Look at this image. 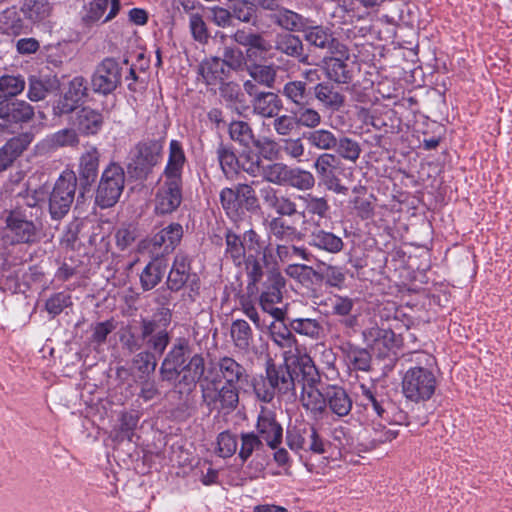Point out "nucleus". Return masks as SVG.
Returning <instances> with one entry per match:
<instances>
[{"label": "nucleus", "instance_id": "4be33fe9", "mask_svg": "<svg viewBox=\"0 0 512 512\" xmlns=\"http://www.w3.org/2000/svg\"><path fill=\"white\" fill-rule=\"evenodd\" d=\"M260 195L264 203L282 216H292L297 212L296 204L284 195H278L276 190L270 186L263 187Z\"/></svg>", "mask_w": 512, "mask_h": 512}, {"label": "nucleus", "instance_id": "7ed1b4c3", "mask_svg": "<svg viewBox=\"0 0 512 512\" xmlns=\"http://www.w3.org/2000/svg\"><path fill=\"white\" fill-rule=\"evenodd\" d=\"M320 381L318 371L311 357L302 358L300 403L307 413L320 418L326 412V390L322 393L317 384Z\"/></svg>", "mask_w": 512, "mask_h": 512}, {"label": "nucleus", "instance_id": "6ab92c4d", "mask_svg": "<svg viewBox=\"0 0 512 512\" xmlns=\"http://www.w3.org/2000/svg\"><path fill=\"white\" fill-rule=\"evenodd\" d=\"M108 6H110V11L104 18L103 22L112 20L119 12V0H92L82 17V21L86 25H93L97 23L104 16Z\"/></svg>", "mask_w": 512, "mask_h": 512}, {"label": "nucleus", "instance_id": "f257e3e1", "mask_svg": "<svg viewBox=\"0 0 512 512\" xmlns=\"http://www.w3.org/2000/svg\"><path fill=\"white\" fill-rule=\"evenodd\" d=\"M218 379L202 384V398L211 409L234 410L239 402V385L247 382L243 365L232 357H222L215 365Z\"/></svg>", "mask_w": 512, "mask_h": 512}, {"label": "nucleus", "instance_id": "a211bd4d", "mask_svg": "<svg viewBox=\"0 0 512 512\" xmlns=\"http://www.w3.org/2000/svg\"><path fill=\"white\" fill-rule=\"evenodd\" d=\"M87 87L83 77L73 78L68 85V89L64 93L55 107L57 113L67 114L72 112L86 95Z\"/></svg>", "mask_w": 512, "mask_h": 512}, {"label": "nucleus", "instance_id": "a18cd8bd", "mask_svg": "<svg viewBox=\"0 0 512 512\" xmlns=\"http://www.w3.org/2000/svg\"><path fill=\"white\" fill-rule=\"evenodd\" d=\"M225 253L236 265H241L244 262L246 250L244 243L237 234L227 232Z\"/></svg>", "mask_w": 512, "mask_h": 512}, {"label": "nucleus", "instance_id": "49530a36", "mask_svg": "<svg viewBox=\"0 0 512 512\" xmlns=\"http://www.w3.org/2000/svg\"><path fill=\"white\" fill-rule=\"evenodd\" d=\"M286 185L298 190H309L315 185V178L309 171L300 168H290Z\"/></svg>", "mask_w": 512, "mask_h": 512}, {"label": "nucleus", "instance_id": "ddd939ff", "mask_svg": "<svg viewBox=\"0 0 512 512\" xmlns=\"http://www.w3.org/2000/svg\"><path fill=\"white\" fill-rule=\"evenodd\" d=\"M79 138L74 129L65 128L47 135L34 146L36 155H46L62 147H73L78 145Z\"/></svg>", "mask_w": 512, "mask_h": 512}, {"label": "nucleus", "instance_id": "bb28decb", "mask_svg": "<svg viewBox=\"0 0 512 512\" xmlns=\"http://www.w3.org/2000/svg\"><path fill=\"white\" fill-rule=\"evenodd\" d=\"M102 125V114L93 109L83 108L77 114L76 126L84 135L97 134L102 128Z\"/></svg>", "mask_w": 512, "mask_h": 512}, {"label": "nucleus", "instance_id": "dca6fc26", "mask_svg": "<svg viewBox=\"0 0 512 512\" xmlns=\"http://www.w3.org/2000/svg\"><path fill=\"white\" fill-rule=\"evenodd\" d=\"M257 431L261 438L272 449H275L282 441V427L276 421L275 414L268 409H262L260 411L257 421Z\"/></svg>", "mask_w": 512, "mask_h": 512}, {"label": "nucleus", "instance_id": "603ef678", "mask_svg": "<svg viewBox=\"0 0 512 512\" xmlns=\"http://www.w3.org/2000/svg\"><path fill=\"white\" fill-rule=\"evenodd\" d=\"M290 167L283 163H273L263 168L264 178L276 185H286Z\"/></svg>", "mask_w": 512, "mask_h": 512}, {"label": "nucleus", "instance_id": "c85d7f7f", "mask_svg": "<svg viewBox=\"0 0 512 512\" xmlns=\"http://www.w3.org/2000/svg\"><path fill=\"white\" fill-rule=\"evenodd\" d=\"M100 152L94 146L88 147L80 157L79 175L87 183L93 182L99 168Z\"/></svg>", "mask_w": 512, "mask_h": 512}, {"label": "nucleus", "instance_id": "0eeeda50", "mask_svg": "<svg viewBox=\"0 0 512 512\" xmlns=\"http://www.w3.org/2000/svg\"><path fill=\"white\" fill-rule=\"evenodd\" d=\"M220 200L227 215L234 220L242 216L243 207L250 211L258 207L255 191L248 184H238L235 188H224L220 193Z\"/></svg>", "mask_w": 512, "mask_h": 512}, {"label": "nucleus", "instance_id": "9d476101", "mask_svg": "<svg viewBox=\"0 0 512 512\" xmlns=\"http://www.w3.org/2000/svg\"><path fill=\"white\" fill-rule=\"evenodd\" d=\"M121 82V68L113 58H105L95 69L92 88L95 92L107 95L113 92Z\"/></svg>", "mask_w": 512, "mask_h": 512}, {"label": "nucleus", "instance_id": "20e7f679", "mask_svg": "<svg viewBox=\"0 0 512 512\" xmlns=\"http://www.w3.org/2000/svg\"><path fill=\"white\" fill-rule=\"evenodd\" d=\"M437 380L434 373L421 366L409 368L402 377L404 397L415 403L429 400L435 393Z\"/></svg>", "mask_w": 512, "mask_h": 512}, {"label": "nucleus", "instance_id": "c03bdc74", "mask_svg": "<svg viewBox=\"0 0 512 512\" xmlns=\"http://www.w3.org/2000/svg\"><path fill=\"white\" fill-rule=\"evenodd\" d=\"M23 13L30 20L37 22L46 19L51 13V6L47 0H26Z\"/></svg>", "mask_w": 512, "mask_h": 512}, {"label": "nucleus", "instance_id": "cd10ccee", "mask_svg": "<svg viewBox=\"0 0 512 512\" xmlns=\"http://www.w3.org/2000/svg\"><path fill=\"white\" fill-rule=\"evenodd\" d=\"M139 419L140 417L138 413H121L119 417V425L111 432L113 440L116 442H122L124 440L132 441Z\"/></svg>", "mask_w": 512, "mask_h": 512}, {"label": "nucleus", "instance_id": "37998d69", "mask_svg": "<svg viewBox=\"0 0 512 512\" xmlns=\"http://www.w3.org/2000/svg\"><path fill=\"white\" fill-rule=\"evenodd\" d=\"M290 327L300 335L318 339L322 332V326L316 319L295 318L290 321Z\"/></svg>", "mask_w": 512, "mask_h": 512}, {"label": "nucleus", "instance_id": "4468645a", "mask_svg": "<svg viewBox=\"0 0 512 512\" xmlns=\"http://www.w3.org/2000/svg\"><path fill=\"white\" fill-rule=\"evenodd\" d=\"M366 345L379 357H385L396 345V335L390 329H382L378 326L367 328L363 331Z\"/></svg>", "mask_w": 512, "mask_h": 512}, {"label": "nucleus", "instance_id": "5fc2aeb1", "mask_svg": "<svg viewBox=\"0 0 512 512\" xmlns=\"http://www.w3.org/2000/svg\"><path fill=\"white\" fill-rule=\"evenodd\" d=\"M253 388L257 398L265 403L272 401L276 395V391L267 374L256 378L253 383Z\"/></svg>", "mask_w": 512, "mask_h": 512}, {"label": "nucleus", "instance_id": "79ce46f5", "mask_svg": "<svg viewBox=\"0 0 512 512\" xmlns=\"http://www.w3.org/2000/svg\"><path fill=\"white\" fill-rule=\"evenodd\" d=\"M229 135L233 141L247 148L256 140L251 127L244 121L231 122L229 125Z\"/></svg>", "mask_w": 512, "mask_h": 512}, {"label": "nucleus", "instance_id": "a878e982", "mask_svg": "<svg viewBox=\"0 0 512 512\" xmlns=\"http://www.w3.org/2000/svg\"><path fill=\"white\" fill-rule=\"evenodd\" d=\"M309 244L329 253H338L343 248V241L340 237L322 229H316L311 232Z\"/></svg>", "mask_w": 512, "mask_h": 512}, {"label": "nucleus", "instance_id": "09e8293b", "mask_svg": "<svg viewBox=\"0 0 512 512\" xmlns=\"http://www.w3.org/2000/svg\"><path fill=\"white\" fill-rule=\"evenodd\" d=\"M307 42L319 48H326L332 42L331 35L322 27L310 25L307 21V28L302 30Z\"/></svg>", "mask_w": 512, "mask_h": 512}, {"label": "nucleus", "instance_id": "f8f14e48", "mask_svg": "<svg viewBox=\"0 0 512 512\" xmlns=\"http://www.w3.org/2000/svg\"><path fill=\"white\" fill-rule=\"evenodd\" d=\"M6 224L13 241L17 243H32L38 239L39 227L20 212H11L6 219Z\"/></svg>", "mask_w": 512, "mask_h": 512}, {"label": "nucleus", "instance_id": "774afa93", "mask_svg": "<svg viewBox=\"0 0 512 512\" xmlns=\"http://www.w3.org/2000/svg\"><path fill=\"white\" fill-rule=\"evenodd\" d=\"M239 168L252 176H256L261 171V158L258 154L243 152L240 156Z\"/></svg>", "mask_w": 512, "mask_h": 512}, {"label": "nucleus", "instance_id": "bf43d9fd", "mask_svg": "<svg viewBox=\"0 0 512 512\" xmlns=\"http://www.w3.org/2000/svg\"><path fill=\"white\" fill-rule=\"evenodd\" d=\"M262 442L254 433H243L241 435V445L239 450L240 459L245 462L254 451L260 449Z\"/></svg>", "mask_w": 512, "mask_h": 512}, {"label": "nucleus", "instance_id": "72a5a7b5", "mask_svg": "<svg viewBox=\"0 0 512 512\" xmlns=\"http://www.w3.org/2000/svg\"><path fill=\"white\" fill-rule=\"evenodd\" d=\"M222 45V60L228 69L237 70L245 64V57L242 51L236 47L230 46L229 37L224 33H218Z\"/></svg>", "mask_w": 512, "mask_h": 512}, {"label": "nucleus", "instance_id": "58836bf2", "mask_svg": "<svg viewBox=\"0 0 512 512\" xmlns=\"http://www.w3.org/2000/svg\"><path fill=\"white\" fill-rule=\"evenodd\" d=\"M269 229L280 240L295 241L303 238L302 232L298 231L294 226L288 225L280 217H275L269 222Z\"/></svg>", "mask_w": 512, "mask_h": 512}, {"label": "nucleus", "instance_id": "0e129e2a", "mask_svg": "<svg viewBox=\"0 0 512 512\" xmlns=\"http://www.w3.org/2000/svg\"><path fill=\"white\" fill-rule=\"evenodd\" d=\"M34 116L33 107L25 101H12L11 122H28Z\"/></svg>", "mask_w": 512, "mask_h": 512}, {"label": "nucleus", "instance_id": "b1692460", "mask_svg": "<svg viewBox=\"0 0 512 512\" xmlns=\"http://www.w3.org/2000/svg\"><path fill=\"white\" fill-rule=\"evenodd\" d=\"M315 98L331 111L339 110L345 102L344 95L327 83H318L314 87Z\"/></svg>", "mask_w": 512, "mask_h": 512}, {"label": "nucleus", "instance_id": "a19ab883", "mask_svg": "<svg viewBox=\"0 0 512 512\" xmlns=\"http://www.w3.org/2000/svg\"><path fill=\"white\" fill-rule=\"evenodd\" d=\"M217 158L223 173L227 177H232L239 169L240 158L229 147L220 144L217 148Z\"/></svg>", "mask_w": 512, "mask_h": 512}, {"label": "nucleus", "instance_id": "aec40b11", "mask_svg": "<svg viewBox=\"0 0 512 512\" xmlns=\"http://www.w3.org/2000/svg\"><path fill=\"white\" fill-rule=\"evenodd\" d=\"M136 164L141 170H149L161 159L163 142L149 140L139 143L136 147Z\"/></svg>", "mask_w": 512, "mask_h": 512}, {"label": "nucleus", "instance_id": "e2e57ef3", "mask_svg": "<svg viewBox=\"0 0 512 512\" xmlns=\"http://www.w3.org/2000/svg\"><path fill=\"white\" fill-rule=\"evenodd\" d=\"M253 145L258 149L259 156L267 160H277L280 155L279 145L270 138H262L255 140Z\"/></svg>", "mask_w": 512, "mask_h": 512}, {"label": "nucleus", "instance_id": "f03ea898", "mask_svg": "<svg viewBox=\"0 0 512 512\" xmlns=\"http://www.w3.org/2000/svg\"><path fill=\"white\" fill-rule=\"evenodd\" d=\"M186 162L181 143L171 140L165 169L158 180L154 198V211L157 215L174 212L182 202V172Z\"/></svg>", "mask_w": 512, "mask_h": 512}, {"label": "nucleus", "instance_id": "c9c22d12", "mask_svg": "<svg viewBox=\"0 0 512 512\" xmlns=\"http://www.w3.org/2000/svg\"><path fill=\"white\" fill-rule=\"evenodd\" d=\"M299 199L303 200L305 203V211L301 212V216L303 218V225L304 229L308 230V225L310 224L309 221L306 219L307 214H313L317 215L320 218H323L326 216L329 205L325 198L322 197H315L311 194L307 195H300Z\"/></svg>", "mask_w": 512, "mask_h": 512}, {"label": "nucleus", "instance_id": "052dcab7", "mask_svg": "<svg viewBox=\"0 0 512 512\" xmlns=\"http://www.w3.org/2000/svg\"><path fill=\"white\" fill-rule=\"evenodd\" d=\"M33 135L21 133L5 143V148L17 159L31 144Z\"/></svg>", "mask_w": 512, "mask_h": 512}, {"label": "nucleus", "instance_id": "39448f33", "mask_svg": "<svg viewBox=\"0 0 512 512\" xmlns=\"http://www.w3.org/2000/svg\"><path fill=\"white\" fill-rule=\"evenodd\" d=\"M77 187L74 171L66 169L57 179L49 197V211L53 219H60L70 210Z\"/></svg>", "mask_w": 512, "mask_h": 512}, {"label": "nucleus", "instance_id": "9b49d317", "mask_svg": "<svg viewBox=\"0 0 512 512\" xmlns=\"http://www.w3.org/2000/svg\"><path fill=\"white\" fill-rule=\"evenodd\" d=\"M266 372L278 394L294 392L295 385L301 381V366L298 364L287 365L284 361L283 365L277 366L268 363Z\"/></svg>", "mask_w": 512, "mask_h": 512}, {"label": "nucleus", "instance_id": "4c0bfd02", "mask_svg": "<svg viewBox=\"0 0 512 512\" xmlns=\"http://www.w3.org/2000/svg\"><path fill=\"white\" fill-rule=\"evenodd\" d=\"M323 63L329 79L337 83H347L351 79L347 64L341 58H324Z\"/></svg>", "mask_w": 512, "mask_h": 512}, {"label": "nucleus", "instance_id": "473e14b6", "mask_svg": "<svg viewBox=\"0 0 512 512\" xmlns=\"http://www.w3.org/2000/svg\"><path fill=\"white\" fill-rule=\"evenodd\" d=\"M167 265L164 260L156 258L151 261L143 270L140 276L142 287L145 290L154 288L166 272Z\"/></svg>", "mask_w": 512, "mask_h": 512}, {"label": "nucleus", "instance_id": "2f4dec72", "mask_svg": "<svg viewBox=\"0 0 512 512\" xmlns=\"http://www.w3.org/2000/svg\"><path fill=\"white\" fill-rule=\"evenodd\" d=\"M308 144L317 150H333L338 144L337 136L328 129H314L303 134Z\"/></svg>", "mask_w": 512, "mask_h": 512}, {"label": "nucleus", "instance_id": "69168bd1", "mask_svg": "<svg viewBox=\"0 0 512 512\" xmlns=\"http://www.w3.org/2000/svg\"><path fill=\"white\" fill-rule=\"evenodd\" d=\"M277 48L287 55H299L302 50V43L300 39L291 34H284L277 40Z\"/></svg>", "mask_w": 512, "mask_h": 512}, {"label": "nucleus", "instance_id": "680f3d73", "mask_svg": "<svg viewBox=\"0 0 512 512\" xmlns=\"http://www.w3.org/2000/svg\"><path fill=\"white\" fill-rule=\"evenodd\" d=\"M298 126L315 129L321 123V115L313 108H301L295 113Z\"/></svg>", "mask_w": 512, "mask_h": 512}, {"label": "nucleus", "instance_id": "6e6552de", "mask_svg": "<svg viewBox=\"0 0 512 512\" xmlns=\"http://www.w3.org/2000/svg\"><path fill=\"white\" fill-rule=\"evenodd\" d=\"M272 341L283 349V358L287 365H302V358L310 357L297 345V340L284 320H275L267 325Z\"/></svg>", "mask_w": 512, "mask_h": 512}, {"label": "nucleus", "instance_id": "3c124183", "mask_svg": "<svg viewBox=\"0 0 512 512\" xmlns=\"http://www.w3.org/2000/svg\"><path fill=\"white\" fill-rule=\"evenodd\" d=\"M335 149L341 158L353 163L357 161L361 154L359 143L348 137L339 138Z\"/></svg>", "mask_w": 512, "mask_h": 512}, {"label": "nucleus", "instance_id": "864d4df0", "mask_svg": "<svg viewBox=\"0 0 512 512\" xmlns=\"http://www.w3.org/2000/svg\"><path fill=\"white\" fill-rule=\"evenodd\" d=\"M350 365L356 370L368 371L370 368L371 357L365 349L351 347L346 354Z\"/></svg>", "mask_w": 512, "mask_h": 512}, {"label": "nucleus", "instance_id": "423d86ee", "mask_svg": "<svg viewBox=\"0 0 512 512\" xmlns=\"http://www.w3.org/2000/svg\"><path fill=\"white\" fill-rule=\"evenodd\" d=\"M124 184L123 168L116 163H110L101 175L96 191V204L101 208L112 207L119 200Z\"/></svg>", "mask_w": 512, "mask_h": 512}, {"label": "nucleus", "instance_id": "ea45409f", "mask_svg": "<svg viewBox=\"0 0 512 512\" xmlns=\"http://www.w3.org/2000/svg\"><path fill=\"white\" fill-rule=\"evenodd\" d=\"M231 337L236 347L247 349L252 342V329L245 320H235L231 325Z\"/></svg>", "mask_w": 512, "mask_h": 512}, {"label": "nucleus", "instance_id": "4d7b16f0", "mask_svg": "<svg viewBox=\"0 0 512 512\" xmlns=\"http://www.w3.org/2000/svg\"><path fill=\"white\" fill-rule=\"evenodd\" d=\"M217 453L221 457H231L238 447V440L235 435L228 431L222 432L217 437Z\"/></svg>", "mask_w": 512, "mask_h": 512}, {"label": "nucleus", "instance_id": "c756f323", "mask_svg": "<svg viewBox=\"0 0 512 512\" xmlns=\"http://www.w3.org/2000/svg\"><path fill=\"white\" fill-rule=\"evenodd\" d=\"M200 71L207 84L215 85L222 83L229 69L220 57H211L201 64Z\"/></svg>", "mask_w": 512, "mask_h": 512}, {"label": "nucleus", "instance_id": "de8ad7c7", "mask_svg": "<svg viewBox=\"0 0 512 512\" xmlns=\"http://www.w3.org/2000/svg\"><path fill=\"white\" fill-rule=\"evenodd\" d=\"M25 80L22 76L4 75L0 77V98L14 97L22 93Z\"/></svg>", "mask_w": 512, "mask_h": 512}, {"label": "nucleus", "instance_id": "338daca9", "mask_svg": "<svg viewBox=\"0 0 512 512\" xmlns=\"http://www.w3.org/2000/svg\"><path fill=\"white\" fill-rule=\"evenodd\" d=\"M189 26L192 36L196 41L200 43H205L208 40V30L201 15H199L198 13L190 14Z\"/></svg>", "mask_w": 512, "mask_h": 512}, {"label": "nucleus", "instance_id": "13d9d810", "mask_svg": "<svg viewBox=\"0 0 512 512\" xmlns=\"http://www.w3.org/2000/svg\"><path fill=\"white\" fill-rule=\"evenodd\" d=\"M184 363V360L182 359V355L173 356L171 357L168 355L165 360L163 361L160 373L163 380L166 381H172L176 379V377L180 373V368L182 364Z\"/></svg>", "mask_w": 512, "mask_h": 512}, {"label": "nucleus", "instance_id": "e433bc0d", "mask_svg": "<svg viewBox=\"0 0 512 512\" xmlns=\"http://www.w3.org/2000/svg\"><path fill=\"white\" fill-rule=\"evenodd\" d=\"M275 22L289 31H302L307 28L308 19L291 10L282 8L274 14Z\"/></svg>", "mask_w": 512, "mask_h": 512}, {"label": "nucleus", "instance_id": "6e6d98bb", "mask_svg": "<svg viewBox=\"0 0 512 512\" xmlns=\"http://www.w3.org/2000/svg\"><path fill=\"white\" fill-rule=\"evenodd\" d=\"M229 9L232 17L242 22H249L255 13L254 4L247 0H231Z\"/></svg>", "mask_w": 512, "mask_h": 512}, {"label": "nucleus", "instance_id": "f704fd0d", "mask_svg": "<svg viewBox=\"0 0 512 512\" xmlns=\"http://www.w3.org/2000/svg\"><path fill=\"white\" fill-rule=\"evenodd\" d=\"M338 166L339 159L334 154L330 153L320 154L313 165L322 183L330 181L334 176H336Z\"/></svg>", "mask_w": 512, "mask_h": 512}, {"label": "nucleus", "instance_id": "8fccbe9b", "mask_svg": "<svg viewBox=\"0 0 512 512\" xmlns=\"http://www.w3.org/2000/svg\"><path fill=\"white\" fill-rule=\"evenodd\" d=\"M283 94L297 106H303L309 98L306 84L302 81H290L283 87Z\"/></svg>", "mask_w": 512, "mask_h": 512}, {"label": "nucleus", "instance_id": "1a4fd4ad", "mask_svg": "<svg viewBox=\"0 0 512 512\" xmlns=\"http://www.w3.org/2000/svg\"><path fill=\"white\" fill-rule=\"evenodd\" d=\"M286 442L294 451L304 450L315 454L326 452V443L316 428L302 422L288 427Z\"/></svg>", "mask_w": 512, "mask_h": 512}, {"label": "nucleus", "instance_id": "f3484780", "mask_svg": "<svg viewBox=\"0 0 512 512\" xmlns=\"http://www.w3.org/2000/svg\"><path fill=\"white\" fill-rule=\"evenodd\" d=\"M283 286V279L276 277L273 284L268 286L267 289L261 293L259 298V304L262 310L271 315L275 320L285 319V310L275 306L282 301L281 289Z\"/></svg>", "mask_w": 512, "mask_h": 512}, {"label": "nucleus", "instance_id": "7c9ffc66", "mask_svg": "<svg viewBox=\"0 0 512 512\" xmlns=\"http://www.w3.org/2000/svg\"><path fill=\"white\" fill-rule=\"evenodd\" d=\"M189 261L187 256L177 254L168 275L167 285L171 290H179L188 279Z\"/></svg>", "mask_w": 512, "mask_h": 512}, {"label": "nucleus", "instance_id": "2eb2a0df", "mask_svg": "<svg viewBox=\"0 0 512 512\" xmlns=\"http://www.w3.org/2000/svg\"><path fill=\"white\" fill-rule=\"evenodd\" d=\"M364 396L375 413L389 424L402 425L406 423L407 416L395 403L387 399H378L370 390H365Z\"/></svg>", "mask_w": 512, "mask_h": 512}, {"label": "nucleus", "instance_id": "5701e85b", "mask_svg": "<svg viewBox=\"0 0 512 512\" xmlns=\"http://www.w3.org/2000/svg\"><path fill=\"white\" fill-rule=\"evenodd\" d=\"M327 408L338 417H344L351 411L352 401L343 388L328 386L326 388V409Z\"/></svg>", "mask_w": 512, "mask_h": 512}, {"label": "nucleus", "instance_id": "393cba45", "mask_svg": "<svg viewBox=\"0 0 512 512\" xmlns=\"http://www.w3.org/2000/svg\"><path fill=\"white\" fill-rule=\"evenodd\" d=\"M253 109L258 115L271 118L277 116L278 112L282 109V101L272 92H263L254 98Z\"/></svg>", "mask_w": 512, "mask_h": 512}, {"label": "nucleus", "instance_id": "412c9836", "mask_svg": "<svg viewBox=\"0 0 512 512\" xmlns=\"http://www.w3.org/2000/svg\"><path fill=\"white\" fill-rule=\"evenodd\" d=\"M182 236V226L178 223H172L155 234L150 242L155 253H159L156 248L162 249V253H169L178 245Z\"/></svg>", "mask_w": 512, "mask_h": 512}]
</instances>
